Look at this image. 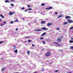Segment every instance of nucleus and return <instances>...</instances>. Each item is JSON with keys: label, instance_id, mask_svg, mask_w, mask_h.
Listing matches in <instances>:
<instances>
[{"label": "nucleus", "instance_id": "f257e3e1", "mask_svg": "<svg viewBox=\"0 0 73 73\" xmlns=\"http://www.w3.org/2000/svg\"><path fill=\"white\" fill-rule=\"evenodd\" d=\"M50 52H47V53H46L45 55L46 57H49V56H50Z\"/></svg>", "mask_w": 73, "mask_h": 73}, {"label": "nucleus", "instance_id": "f03ea898", "mask_svg": "<svg viewBox=\"0 0 73 73\" xmlns=\"http://www.w3.org/2000/svg\"><path fill=\"white\" fill-rule=\"evenodd\" d=\"M57 41L58 42H61V39L60 38H57Z\"/></svg>", "mask_w": 73, "mask_h": 73}, {"label": "nucleus", "instance_id": "7ed1b4c3", "mask_svg": "<svg viewBox=\"0 0 73 73\" xmlns=\"http://www.w3.org/2000/svg\"><path fill=\"white\" fill-rule=\"evenodd\" d=\"M68 21L70 23H73V21L71 20H68Z\"/></svg>", "mask_w": 73, "mask_h": 73}, {"label": "nucleus", "instance_id": "20e7f679", "mask_svg": "<svg viewBox=\"0 0 73 73\" xmlns=\"http://www.w3.org/2000/svg\"><path fill=\"white\" fill-rule=\"evenodd\" d=\"M53 24V23H49L47 25V26H50L51 25H52Z\"/></svg>", "mask_w": 73, "mask_h": 73}, {"label": "nucleus", "instance_id": "39448f33", "mask_svg": "<svg viewBox=\"0 0 73 73\" xmlns=\"http://www.w3.org/2000/svg\"><path fill=\"white\" fill-rule=\"evenodd\" d=\"M65 18H66V19H69V18H71V17L69 16H66V17Z\"/></svg>", "mask_w": 73, "mask_h": 73}, {"label": "nucleus", "instance_id": "423d86ee", "mask_svg": "<svg viewBox=\"0 0 73 73\" xmlns=\"http://www.w3.org/2000/svg\"><path fill=\"white\" fill-rule=\"evenodd\" d=\"M52 8V7H50L48 8H46V9H50Z\"/></svg>", "mask_w": 73, "mask_h": 73}, {"label": "nucleus", "instance_id": "0eeeda50", "mask_svg": "<svg viewBox=\"0 0 73 73\" xmlns=\"http://www.w3.org/2000/svg\"><path fill=\"white\" fill-rule=\"evenodd\" d=\"M42 29V30H48V29H46L45 27H43L41 28Z\"/></svg>", "mask_w": 73, "mask_h": 73}, {"label": "nucleus", "instance_id": "6e6552de", "mask_svg": "<svg viewBox=\"0 0 73 73\" xmlns=\"http://www.w3.org/2000/svg\"><path fill=\"white\" fill-rule=\"evenodd\" d=\"M5 3H10V2H9L8 0H6L5 1Z\"/></svg>", "mask_w": 73, "mask_h": 73}, {"label": "nucleus", "instance_id": "1a4fd4ad", "mask_svg": "<svg viewBox=\"0 0 73 73\" xmlns=\"http://www.w3.org/2000/svg\"><path fill=\"white\" fill-rule=\"evenodd\" d=\"M9 15H12V12H9Z\"/></svg>", "mask_w": 73, "mask_h": 73}, {"label": "nucleus", "instance_id": "9d476101", "mask_svg": "<svg viewBox=\"0 0 73 73\" xmlns=\"http://www.w3.org/2000/svg\"><path fill=\"white\" fill-rule=\"evenodd\" d=\"M30 38V36H26L25 37V38H26V39H28V38Z\"/></svg>", "mask_w": 73, "mask_h": 73}, {"label": "nucleus", "instance_id": "9b49d317", "mask_svg": "<svg viewBox=\"0 0 73 73\" xmlns=\"http://www.w3.org/2000/svg\"><path fill=\"white\" fill-rule=\"evenodd\" d=\"M35 31H41V30L40 29H39L38 30H35Z\"/></svg>", "mask_w": 73, "mask_h": 73}, {"label": "nucleus", "instance_id": "f8f14e48", "mask_svg": "<svg viewBox=\"0 0 73 73\" xmlns=\"http://www.w3.org/2000/svg\"><path fill=\"white\" fill-rule=\"evenodd\" d=\"M62 15H59V16L58 17V18H60L61 17H62Z\"/></svg>", "mask_w": 73, "mask_h": 73}, {"label": "nucleus", "instance_id": "ddd939ff", "mask_svg": "<svg viewBox=\"0 0 73 73\" xmlns=\"http://www.w3.org/2000/svg\"><path fill=\"white\" fill-rule=\"evenodd\" d=\"M68 24V22H66L63 23V25H65L66 24Z\"/></svg>", "mask_w": 73, "mask_h": 73}, {"label": "nucleus", "instance_id": "4468645a", "mask_svg": "<svg viewBox=\"0 0 73 73\" xmlns=\"http://www.w3.org/2000/svg\"><path fill=\"white\" fill-rule=\"evenodd\" d=\"M0 16H1L3 19V18H4V17H3V15H0Z\"/></svg>", "mask_w": 73, "mask_h": 73}, {"label": "nucleus", "instance_id": "2eb2a0df", "mask_svg": "<svg viewBox=\"0 0 73 73\" xmlns=\"http://www.w3.org/2000/svg\"><path fill=\"white\" fill-rule=\"evenodd\" d=\"M14 52H16V53H17V50L16 49V50L14 51Z\"/></svg>", "mask_w": 73, "mask_h": 73}, {"label": "nucleus", "instance_id": "dca6fc26", "mask_svg": "<svg viewBox=\"0 0 73 73\" xmlns=\"http://www.w3.org/2000/svg\"><path fill=\"white\" fill-rule=\"evenodd\" d=\"M57 14H58V13L57 12H55V15H57Z\"/></svg>", "mask_w": 73, "mask_h": 73}, {"label": "nucleus", "instance_id": "f3484780", "mask_svg": "<svg viewBox=\"0 0 73 73\" xmlns=\"http://www.w3.org/2000/svg\"><path fill=\"white\" fill-rule=\"evenodd\" d=\"M45 21H42V22H41V23L42 24H44V23H45Z\"/></svg>", "mask_w": 73, "mask_h": 73}, {"label": "nucleus", "instance_id": "a211bd4d", "mask_svg": "<svg viewBox=\"0 0 73 73\" xmlns=\"http://www.w3.org/2000/svg\"><path fill=\"white\" fill-rule=\"evenodd\" d=\"M6 69V68H3L1 69V71H3V70H4V69Z\"/></svg>", "mask_w": 73, "mask_h": 73}, {"label": "nucleus", "instance_id": "6ab92c4d", "mask_svg": "<svg viewBox=\"0 0 73 73\" xmlns=\"http://www.w3.org/2000/svg\"><path fill=\"white\" fill-rule=\"evenodd\" d=\"M45 34H46V33H44L42 34V36H43L45 35Z\"/></svg>", "mask_w": 73, "mask_h": 73}, {"label": "nucleus", "instance_id": "aec40b11", "mask_svg": "<svg viewBox=\"0 0 73 73\" xmlns=\"http://www.w3.org/2000/svg\"><path fill=\"white\" fill-rule=\"evenodd\" d=\"M30 53V51H28L27 52V54H29Z\"/></svg>", "mask_w": 73, "mask_h": 73}, {"label": "nucleus", "instance_id": "412c9836", "mask_svg": "<svg viewBox=\"0 0 73 73\" xmlns=\"http://www.w3.org/2000/svg\"><path fill=\"white\" fill-rule=\"evenodd\" d=\"M69 42H70V43H73V40H70L69 41Z\"/></svg>", "mask_w": 73, "mask_h": 73}, {"label": "nucleus", "instance_id": "4be33fe9", "mask_svg": "<svg viewBox=\"0 0 73 73\" xmlns=\"http://www.w3.org/2000/svg\"><path fill=\"white\" fill-rule=\"evenodd\" d=\"M70 29H72V30H73V27H71L70 29Z\"/></svg>", "mask_w": 73, "mask_h": 73}, {"label": "nucleus", "instance_id": "5701e85b", "mask_svg": "<svg viewBox=\"0 0 73 73\" xmlns=\"http://www.w3.org/2000/svg\"><path fill=\"white\" fill-rule=\"evenodd\" d=\"M54 44H57V45H58V44L56 42H54Z\"/></svg>", "mask_w": 73, "mask_h": 73}, {"label": "nucleus", "instance_id": "b1692460", "mask_svg": "<svg viewBox=\"0 0 73 73\" xmlns=\"http://www.w3.org/2000/svg\"><path fill=\"white\" fill-rule=\"evenodd\" d=\"M45 4L44 3H42L41 4V5H42V6H45Z\"/></svg>", "mask_w": 73, "mask_h": 73}, {"label": "nucleus", "instance_id": "393cba45", "mask_svg": "<svg viewBox=\"0 0 73 73\" xmlns=\"http://www.w3.org/2000/svg\"><path fill=\"white\" fill-rule=\"evenodd\" d=\"M70 49H73V46H71L70 47Z\"/></svg>", "mask_w": 73, "mask_h": 73}, {"label": "nucleus", "instance_id": "a878e982", "mask_svg": "<svg viewBox=\"0 0 73 73\" xmlns=\"http://www.w3.org/2000/svg\"><path fill=\"white\" fill-rule=\"evenodd\" d=\"M11 6H12V7H13V6H14V4L12 3L11 4Z\"/></svg>", "mask_w": 73, "mask_h": 73}, {"label": "nucleus", "instance_id": "bb28decb", "mask_svg": "<svg viewBox=\"0 0 73 73\" xmlns=\"http://www.w3.org/2000/svg\"><path fill=\"white\" fill-rule=\"evenodd\" d=\"M4 41H2L1 42H0V44H2V43H3V42H4Z\"/></svg>", "mask_w": 73, "mask_h": 73}, {"label": "nucleus", "instance_id": "cd10ccee", "mask_svg": "<svg viewBox=\"0 0 73 73\" xmlns=\"http://www.w3.org/2000/svg\"><path fill=\"white\" fill-rule=\"evenodd\" d=\"M18 19H16V20H15L14 21V22H17V21H18Z\"/></svg>", "mask_w": 73, "mask_h": 73}, {"label": "nucleus", "instance_id": "c85d7f7f", "mask_svg": "<svg viewBox=\"0 0 73 73\" xmlns=\"http://www.w3.org/2000/svg\"><path fill=\"white\" fill-rule=\"evenodd\" d=\"M32 9L31 8H29V9H28V10H29V11H31V10H32Z\"/></svg>", "mask_w": 73, "mask_h": 73}, {"label": "nucleus", "instance_id": "c756f323", "mask_svg": "<svg viewBox=\"0 0 73 73\" xmlns=\"http://www.w3.org/2000/svg\"><path fill=\"white\" fill-rule=\"evenodd\" d=\"M56 30H60V29H59V27L57 28Z\"/></svg>", "mask_w": 73, "mask_h": 73}, {"label": "nucleus", "instance_id": "7c9ffc66", "mask_svg": "<svg viewBox=\"0 0 73 73\" xmlns=\"http://www.w3.org/2000/svg\"><path fill=\"white\" fill-rule=\"evenodd\" d=\"M31 41H32V40H29L28 41V42H31Z\"/></svg>", "mask_w": 73, "mask_h": 73}, {"label": "nucleus", "instance_id": "2f4dec72", "mask_svg": "<svg viewBox=\"0 0 73 73\" xmlns=\"http://www.w3.org/2000/svg\"><path fill=\"white\" fill-rule=\"evenodd\" d=\"M10 1L13 2L15 1V0H10Z\"/></svg>", "mask_w": 73, "mask_h": 73}, {"label": "nucleus", "instance_id": "473e14b6", "mask_svg": "<svg viewBox=\"0 0 73 73\" xmlns=\"http://www.w3.org/2000/svg\"><path fill=\"white\" fill-rule=\"evenodd\" d=\"M15 12H13V13H12V15H14V14H15Z\"/></svg>", "mask_w": 73, "mask_h": 73}, {"label": "nucleus", "instance_id": "72a5a7b5", "mask_svg": "<svg viewBox=\"0 0 73 73\" xmlns=\"http://www.w3.org/2000/svg\"><path fill=\"white\" fill-rule=\"evenodd\" d=\"M6 23H7V21L3 22V24H6Z\"/></svg>", "mask_w": 73, "mask_h": 73}, {"label": "nucleus", "instance_id": "f704fd0d", "mask_svg": "<svg viewBox=\"0 0 73 73\" xmlns=\"http://www.w3.org/2000/svg\"><path fill=\"white\" fill-rule=\"evenodd\" d=\"M43 42V44H45V42L44 41H42Z\"/></svg>", "mask_w": 73, "mask_h": 73}, {"label": "nucleus", "instance_id": "c9c22d12", "mask_svg": "<svg viewBox=\"0 0 73 73\" xmlns=\"http://www.w3.org/2000/svg\"><path fill=\"white\" fill-rule=\"evenodd\" d=\"M27 7H29V8H30V7H31V6H30V5H27Z\"/></svg>", "mask_w": 73, "mask_h": 73}, {"label": "nucleus", "instance_id": "e433bc0d", "mask_svg": "<svg viewBox=\"0 0 73 73\" xmlns=\"http://www.w3.org/2000/svg\"><path fill=\"white\" fill-rule=\"evenodd\" d=\"M23 9H25V8L23 7L22 8V10H23Z\"/></svg>", "mask_w": 73, "mask_h": 73}, {"label": "nucleus", "instance_id": "4c0bfd02", "mask_svg": "<svg viewBox=\"0 0 73 73\" xmlns=\"http://www.w3.org/2000/svg\"><path fill=\"white\" fill-rule=\"evenodd\" d=\"M42 39H44L43 38H40V40H42Z\"/></svg>", "mask_w": 73, "mask_h": 73}, {"label": "nucleus", "instance_id": "58836bf2", "mask_svg": "<svg viewBox=\"0 0 73 73\" xmlns=\"http://www.w3.org/2000/svg\"><path fill=\"white\" fill-rule=\"evenodd\" d=\"M0 25L1 26H3V25H3V24H1Z\"/></svg>", "mask_w": 73, "mask_h": 73}, {"label": "nucleus", "instance_id": "ea45409f", "mask_svg": "<svg viewBox=\"0 0 73 73\" xmlns=\"http://www.w3.org/2000/svg\"><path fill=\"white\" fill-rule=\"evenodd\" d=\"M27 11H28V9H26L25 11V12H27Z\"/></svg>", "mask_w": 73, "mask_h": 73}, {"label": "nucleus", "instance_id": "a19ab883", "mask_svg": "<svg viewBox=\"0 0 73 73\" xmlns=\"http://www.w3.org/2000/svg\"><path fill=\"white\" fill-rule=\"evenodd\" d=\"M42 70L43 71H44V68H42Z\"/></svg>", "mask_w": 73, "mask_h": 73}, {"label": "nucleus", "instance_id": "79ce46f5", "mask_svg": "<svg viewBox=\"0 0 73 73\" xmlns=\"http://www.w3.org/2000/svg\"><path fill=\"white\" fill-rule=\"evenodd\" d=\"M58 72V70H56V71H55V72Z\"/></svg>", "mask_w": 73, "mask_h": 73}, {"label": "nucleus", "instance_id": "37998d69", "mask_svg": "<svg viewBox=\"0 0 73 73\" xmlns=\"http://www.w3.org/2000/svg\"><path fill=\"white\" fill-rule=\"evenodd\" d=\"M13 23V21H12L11 22V24H12V23Z\"/></svg>", "mask_w": 73, "mask_h": 73}, {"label": "nucleus", "instance_id": "c03bdc74", "mask_svg": "<svg viewBox=\"0 0 73 73\" xmlns=\"http://www.w3.org/2000/svg\"><path fill=\"white\" fill-rule=\"evenodd\" d=\"M58 46H61V45L60 44H58Z\"/></svg>", "mask_w": 73, "mask_h": 73}, {"label": "nucleus", "instance_id": "a18cd8bd", "mask_svg": "<svg viewBox=\"0 0 73 73\" xmlns=\"http://www.w3.org/2000/svg\"><path fill=\"white\" fill-rule=\"evenodd\" d=\"M62 50H59L58 51H62Z\"/></svg>", "mask_w": 73, "mask_h": 73}, {"label": "nucleus", "instance_id": "49530a36", "mask_svg": "<svg viewBox=\"0 0 73 73\" xmlns=\"http://www.w3.org/2000/svg\"><path fill=\"white\" fill-rule=\"evenodd\" d=\"M63 36H61V37H60V38H63Z\"/></svg>", "mask_w": 73, "mask_h": 73}, {"label": "nucleus", "instance_id": "de8ad7c7", "mask_svg": "<svg viewBox=\"0 0 73 73\" xmlns=\"http://www.w3.org/2000/svg\"><path fill=\"white\" fill-rule=\"evenodd\" d=\"M32 46H35V45L34 44H33L32 45Z\"/></svg>", "mask_w": 73, "mask_h": 73}, {"label": "nucleus", "instance_id": "09e8293b", "mask_svg": "<svg viewBox=\"0 0 73 73\" xmlns=\"http://www.w3.org/2000/svg\"><path fill=\"white\" fill-rule=\"evenodd\" d=\"M22 20H24V18H22Z\"/></svg>", "mask_w": 73, "mask_h": 73}, {"label": "nucleus", "instance_id": "8fccbe9b", "mask_svg": "<svg viewBox=\"0 0 73 73\" xmlns=\"http://www.w3.org/2000/svg\"><path fill=\"white\" fill-rule=\"evenodd\" d=\"M17 30H18V29H16V31H17Z\"/></svg>", "mask_w": 73, "mask_h": 73}, {"label": "nucleus", "instance_id": "3c124183", "mask_svg": "<svg viewBox=\"0 0 73 73\" xmlns=\"http://www.w3.org/2000/svg\"><path fill=\"white\" fill-rule=\"evenodd\" d=\"M71 40H73V38H71Z\"/></svg>", "mask_w": 73, "mask_h": 73}, {"label": "nucleus", "instance_id": "603ef678", "mask_svg": "<svg viewBox=\"0 0 73 73\" xmlns=\"http://www.w3.org/2000/svg\"><path fill=\"white\" fill-rule=\"evenodd\" d=\"M16 47H14V49H16Z\"/></svg>", "mask_w": 73, "mask_h": 73}, {"label": "nucleus", "instance_id": "864d4df0", "mask_svg": "<svg viewBox=\"0 0 73 73\" xmlns=\"http://www.w3.org/2000/svg\"><path fill=\"white\" fill-rule=\"evenodd\" d=\"M2 21V20H1V19H0V21Z\"/></svg>", "mask_w": 73, "mask_h": 73}, {"label": "nucleus", "instance_id": "5fc2aeb1", "mask_svg": "<svg viewBox=\"0 0 73 73\" xmlns=\"http://www.w3.org/2000/svg\"><path fill=\"white\" fill-rule=\"evenodd\" d=\"M67 73H72V72H67Z\"/></svg>", "mask_w": 73, "mask_h": 73}, {"label": "nucleus", "instance_id": "6e6d98bb", "mask_svg": "<svg viewBox=\"0 0 73 73\" xmlns=\"http://www.w3.org/2000/svg\"><path fill=\"white\" fill-rule=\"evenodd\" d=\"M25 42H27V41H25Z\"/></svg>", "mask_w": 73, "mask_h": 73}, {"label": "nucleus", "instance_id": "4d7b16f0", "mask_svg": "<svg viewBox=\"0 0 73 73\" xmlns=\"http://www.w3.org/2000/svg\"><path fill=\"white\" fill-rule=\"evenodd\" d=\"M15 46H14V47H15Z\"/></svg>", "mask_w": 73, "mask_h": 73}, {"label": "nucleus", "instance_id": "13d9d810", "mask_svg": "<svg viewBox=\"0 0 73 73\" xmlns=\"http://www.w3.org/2000/svg\"><path fill=\"white\" fill-rule=\"evenodd\" d=\"M3 58H2L1 59L2 60Z\"/></svg>", "mask_w": 73, "mask_h": 73}]
</instances>
